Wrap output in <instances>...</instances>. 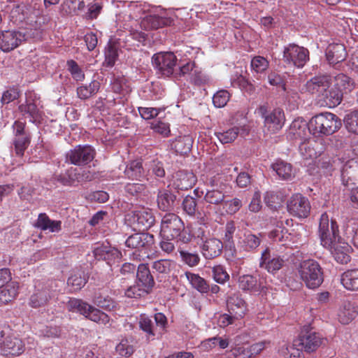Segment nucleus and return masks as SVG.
Wrapping results in <instances>:
<instances>
[{
	"instance_id": "c756f323",
	"label": "nucleus",
	"mask_w": 358,
	"mask_h": 358,
	"mask_svg": "<svg viewBox=\"0 0 358 358\" xmlns=\"http://www.w3.org/2000/svg\"><path fill=\"white\" fill-rule=\"evenodd\" d=\"M347 52L342 43H331L326 49V57L330 64H336L345 59Z\"/></svg>"
},
{
	"instance_id": "6e6d98bb",
	"label": "nucleus",
	"mask_w": 358,
	"mask_h": 358,
	"mask_svg": "<svg viewBox=\"0 0 358 358\" xmlns=\"http://www.w3.org/2000/svg\"><path fill=\"white\" fill-rule=\"evenodd\" d=\"M210 80L208 76L203 73L198 66L191 73L190 82L195 85H204L208 84Z\"/></svg>"
},
{
	"instance_id": "c85d7f7f",
	"label": "nucleus",
	"mask_w": 358,
	"mask_h": 358,
	"mask_svg": "<svg viewBox=\"0 0 358 358\" xmlns=\"http://www.w3.org/2000/svg\"><path fill=\"white\" fill-rule=\"evenodd\" d=\"M310 131V122H306L302 118L295 119L291 124L289 134L294 138L307 140Z\"/></svg>"
},
{
	"instance_id": "f3484780",
	"label": "nucleus",
	"mask_w": 358,
	"mask_h": 358,
	"mask_svg": "<svg viewBox=\"0 0 358 358\" xmlns=\"http://www.w3.org/2000/svg\"><path fill=\"white\" fill-rule=\"evenodd\" d=\"M129 220L132 222L134 228L139 231L150 229L155 221L152 213L145 209L134 211Z\"/></svg>"
},
{
	"instance_id": "ddd939ff",
	"label": "nucleus",
	"mask_w": 358,
	"mask_h": 358,
	"mask_svg": "<svg viewBox=\"0 0 358 358\" xmlns=\"http://www.w3.org/2000/svg\"><path fill=\"white\" fill-rule=\"evenodd\" d=\"M52 282L38 283L35 285L34 293L29 298V304L34 308L45 306L53 296Z\"/></svg>"
},
{
	"instance_id": "2f4dec72",
	"label": "nucleus",
	"mask_w": 358,
	"mask_h": 358,
	"mask_svg": "<svg viewBox=\"0 0 358 358\" xmlns=\"http://www.w3.org/2000/svg\"><path fill=\"white\" fill-rule=\"evenodd\" d=\"M124 173L129 179L140 181H142L143 179H145L148 181L150 180V178L147 177V174H145L142 162L139 160H134L129 162L127 165Z\"/></svg>"
},
{
	"instance_id": "c03bdc74",
	"label": "nucleus",
	"mask_w": 358,
	"mask_h": 358,
	"mask_svg": "<svg viewBox=\"0 0 358 358\" xmlns=\"http://www.w3.org/2000/svg\"><path fill=\"white\" fill-rule=\"evenodd\" d=\"M17 287L15 282H10L0 288V306L11 301L17 295Z\"/></svg>"
},
{
	"instance_id": "4c0bfd02",
	"label": "nucleus",
	"mask_w": 358,
	"mask_h": 358,
	"mask_svg": "<svg viewBox=\"0 0 358 358\" xmlns=\"http://www.w3.org/2000/svg\"><path fill=\"white\" fill-rule=\"evenodd\" d=\"M245 131L244 128L234 127L224 131L216 132L215 135L222 144H225L234 141L238 134L242 135Z\"/></svg>"
},
{
	"instance_id": "a211bd4d",
	"label": "nucleus",
	"mask_w": 358,
	"mask_h": 358,
	"mask_svg": "<svg viewBox=\"0 0 358 358\" xmlns=\"http://www.w3.org/2000/svg\"><path fill=\"white\" fill-rule=\"evenodd\" d=\"M285 260L282 257L278 255L272 257L270 249L266 248L261 254L259 266L268 273H275L283 266Z\"/></svg>"
},
{
	"instance_id": "4d7b16f0",
	"label": "nucleus",
	"mask_w": 358,
	"mask_h": 358,
	"mask_svg": "<svg viewBox=\"0 0 358 358\" xmlns=\"http://www.w3.org/2000/svg\"><path fill=\"white\" fill-rule=\"evenodd\" d=\"M30 134L15 137L14 145L15 152L17 155H23L24 150L28 148L30 143Z\"/></svg>"
},
{
	"instance_id": "cd10ccee",
	"label": "nucleus",
	"mask_w": 358,
	"mask_h": 358,
	"mask_svg": "<svg viewBox=\"0 0 358 358\" xmlns=\"http://www.w3.org/2000/svg\"><path fill=\"white\" fill-rule=\"evenodd\" d=\"M238 285L239 289L250 293L264 292L266 288L261 281H257L256 277L249 274L239 276Z\"/></svg>"
},
{
	"instance_id": "f8f14e48",
	"label": "nucleus",
	"mask_w": 358,
	"mask_h": 358,
	"mask_svg": "<svg viewBox=\"0 0 358 358\" xmlns=\"http://www.w3.org/2000/svg\"><path fill=\"white\" fill-rule=\"evenodd\" d=\"M0 336L2 338L1 350L3 355L18 356L24 351L25 346L22 339L10 334L8 328L0 331Z\"/></svg>"
},
{
	"instance_id": "bf43d9fd",
	"label": "nucleus",
	"mask_w": 358,
	"mask_h": 358,
	"mask_svg": "<svg viewBox=\"0 0 358 358\" xmlns=\"http://www.w3.org/2000/svg\"><path fill=\"white\" fill-rule=\"evenodd\" d=\"M117 58V49L114 44L108 43L105 50L104 64L112 67Z\"/></svg>"
},
{
	"instance_id": "4468645a",
	"label": "nucleus",
	"mask_w": 358,
	"mask_h": 358,
	"mask_svg": "<svg viewBox=\"0 0 358 358\" xmlns=\"http://www.w3.org/2000/svg\"><path fill=\"white\" fill-rule=\"evenodd\" d=\"M287 210L299 218H306L310 215L311 206L309 200L301 194L292 195L287 201Z\"/></svg>"
},
{
	"instance_id": "58836bf2",
	"label": "nucleus",
	"mask_w": 358,
	"mask_h": 358,
	"mask_svg": "<svg viewBox=\"0 0 358 358\" xmlns=\"http://www.w3.org/2000/svg\"><path fill=\"white\" fill-rule=\"evenodd\" d=\"M185 275L192 286L201 293H208L210 286L206 280L198 274L186 272Z\"/></svg>"
},
{
	"instance_id": "a878e982",
	"label": "nucleus",
	"mask_w": 358,
	"mask_h": 358,
	"mask_svg": "<svg viewBox=\"0 0 358 358\" xmlns=\"http://www.w3.org/2000/svg\"><path fill=\"white\" fill-rule=\"evenodd\" d=\"M176 196L168 189H158L157 194V203L159 210L170 212L174 209Z\"/></svg>"
},
{
	"instance_id": "473e14b6",
	"label": "nucleus",
	"mask_w": 358,
	"mask_h": 358,
	"mask_svg": "<svg viewBox=\"0 0 358 358\" xmlns=\"http://www.w3.org/2000/svg\"><path fill=\"white\" fill-rule=\"evenodd\" d=\"M136 277L137 283L151 292L155 285V280L146 264H141L138 266Z\"/></svg>"
},
{
	"instance_id": "20e7f679",
	"label": "nucleus",
	"mask_w": 358,
	"mask_h": 358,
	"mask_svg": "<svg viewBox=\"0 0 358 358\" xmlns=\"http://www.w3.org/2000/svg\"><path fill=\"white\" fill-rule=\"evenodd\" d=\"M297 272L300 278L309 289L317 288L323 282V270L315 259H309L301 262L297 267Z\"/></svg>"
},
{
	"instance_id": "f257e3e1",
	"label": "nucleus",
	"mask_w": 358,
	"mask_h": 358,
	"mask_svg": "<svg viewBox=\"0 0 358 358\" xmlns=\"http://www.w3.org/2000/svg\"><path fill=\"white\" fill-rule=\"evenodd\" d=\"M303 90L316 95L329 108L338 106L343 97L341 89L333 84V78L329 75L315 76L308 80Z\"/></svg>"
},
{
	"instance_id": "774afa93",
	"label": "nucleus",
	"mask_w": 358,
	"mask_h": 358,
	"mask_svg": "<svg viewBox=\"0 0 358 358\" xmlns=\"http://www.w3.org/2000/svg\"><path fill=\"white\" fill-rule=\"evenodd\" d=\"M150 127L155 133L160 134L163 137H168L170 135L169 124L166 122L155 120L151 123Z\"/></svg>"
},
{
	"instance_id": "1a4fd4ad",
	"label": "nucleus",
	"mask_w": 358,
	"mask_h": 358,
	"mask_svg": "<svg viewBox=\"0 0 358 358\" xmlns=\"http://www.w3.org/2000/svg\"><path fill=\"white\" fill-rule=\"evenodd\" d=\"M323 341V337L308 325L303 327L299 338L294 340V345L301 346L305 352H312L317 350Z\"/></svg>"
},
{
	"instance_id": "39448f33",
	"label": "nucleus",
	"mask_w": 358,
	"mask_h": 358,
	"mask_svg": "<svg viewBox=\"0 0 358 358\" xmlns=\"http://www.w3.org/2000/svg\"><path fill=\"white\" fill-rule=\"evenodd\" d=\"M66 308L69 311L78 313L85 318L99 324L106 325L110 322V317L106 313L81 299H69L66 303Z\"/></svg>"
},
{
	"instance_id": "0eeeda50",
	"label": "nucleus",
	"mask_w": 358,
	"mask_h": 358,
	"mask_svg": "<svg viewBox=\"0 0 358 358\" xmlns=\"http://www.w3.org/2000/svg\"><path fill=\"white\" fill-rule=\"evenodd\" d=\"M154 319L155 323L148 316L141 315L138 320L139 328L145 334L148 341L154 340L155 336H162L166 330L168 321L163 313L155 314Z\"/></svg>"
},
{
	"instance_id": "603ef678",
	"label": "nucleus",
	"mask_w": 358,
	"mask_h": 358,
	"mask_svg": "<svg viewBox=\"0 0 358 358\" xmlns=\"http://www.w3.org/2000/svg\"><path fill=\"white\" fill-rule=\"evenodd\" d=\"M57 180L64 185H73L78 180L77 169H69L64 174L57 176Z\"/></svg>"
},
{
	"instance_id": "680f3d73",
	"label": "nucleus",
	"mask_w": 358,
	"mask_h": 358,
	"mask_svg": "<svg viewBox=\"0 0 358 358\" xmlns=\"http://www.w3.org/2000/svg\"><path fill=\"white\" fill-rule=\"evenodd\" d=\"M268 66V61L262 56H255L251 60V67L257 73L265 71Z\"/></svg>"
},
{
	"instance_id": "4be33fe9",
	"label": "nucleus",
	"mask_w": 358,
	"mask_h": 358,
	"mask_svg": "<svg viewBox=\"0 0 358 358\" xmlns=\"http://www.w3.org/2000/svg\"><path fill=\"white\" fill-rule=\"evenodd\" d=\"M263 236L262 234H252L245 231L238 242V247L241 251L254 252L262 242Z\"/></svg>"
},
{
	"instance_id": "f704fd0d",
	"label": "nucleus",
	"mask_w": 358,
	"mask_h": 358,
	"mask_svg": "<svg viewBox=\"0 0 358 358\" xmlns=\"http://www.w3.org/2000/svg\"><path fill=\"white\" fill-rule=\"evenodd\" d=\"M357 313V306L350 301H345L338 314V320L343 324H348L355 318Z\"/></svg>"
},
{
	"instance_id": "5701e85b",
	"label": "nucleus",
	"mask_w": 358,
	"mask_h": 358,
	"mask_svg": "<svg viewBox=\"0 0 358 358\" xmlns=\"http://www.w3.org/2000/svg\"><path fill=\"white\" fill-rule=\"evenodd\" d=\"M155 238L148 233H136L127 238L125 245L127 248L140 250L148 248L154 244Z\"/></svg>"
},
{
	"instance_id": "09e8293b",
	"label": "nucleus",
	"mask_w": 358,
	"mask_h": 358,
	"mask_svg": "<svg viewBox=\"0 0 358 358\" xmlns=\"http://www.w3.org/2000/svg\"><path fill=\"white\" fill-rule=\"evenodd\" d=\"M236 227L234 222H229L226 224L224 240L226 243V248L227 247L228 244H230L229 250L232 257H236V249L234 245L233 239Z\"/></svg>"
},
{
	"instance_id": "c9c22d12",
	"label": "nucleus",
	"mask_w": 358,
	"mask_h": 358,
	"mask_svg": "<svg viewBox=\"0 0 358 358\" xmlns=\"http://www.w3.org/2000/svg\"><path fill=\"white\" fill-rule=\"evenodd\" d=\"M174 262L169 259H159L152 263V272L157 275V278H166L169 275L172 270L175 268Z\"/></svg>"
},
{
	"instance_id": "13d9d810",
	"label": "nucleus",
	"mask_w": 358,
	"mask_h": 358,
	"mask_svg": "<svg viewBox=\"0 0 358 358\" xmlns=\"http://www.w3.org/2000/svg\"><path fill=\"white\" fill-rule=\"evenodd\" d=\"M345 124L350 132L358 134V110L348 114L345 118Z\"/></svg>"
},
{
	"instance_id": "e2e57ef3",
	"label": "nucleus",
	"mask_w": 358,
	"mask_h": 358,
	"mask_svg": "<svg viewBox=\"0 0 358 358\" xmlns=\"http://www.w3.org/2000/svg\"><path fill=\"white\" fill-rule=\"evenodd\" d=\"M212 275L215 281L220 284H224L229 280V275L221 265L215 266L212 268Z\"/></svg>"
},
{
	"instance_id": "ea45409f",
	"label": "nucleus",
	"mask_w": 358,
	"mask_h": 358,
	"mask_svg": "<svg viewBox=\"0 0 358 358\" xmlns=\"http://www.w3.org/2000/svg\"><path fill=\"white\" fill-rule=\"evenodd\" d=\"M96 255H100L107 261L118 260L122 258V252L116 248L108 245H103L95 250Z\"/></svg>"
},
{
	"instance_id": "864d4df0",
	"label": "nucleus",
	"mask_w": 358,
	"mask_h": 358,
	"mask_svg": "<svg viewBox=\"0 0 358 358\" xmlns=\"http://www.w3.org/2000/svg\"><path fill=\"white\" fill-rule=\"evenodd\" d=\"M87 282V278L83 272L72 274L67 280L69 286L74 291L80 290Z\"/></svg>"
},
{
	"instance_id": "423d86ee",
	"label": "nucleus",
	"mask_w": 358,
	"mask_h": 358,
	"mask_svg": "<svg viewBox=\"0 0 358 358\" xmlns=\"http://www.w3.org/2000/svg\"><path fill=\"white\" fill-rule=\"evenodd\" d=\"M318 233L321 245L327 249L332 248L342 241L336 222L329 219L327 213H322L320 217Z\"/></svg>"
},
{
	"instance_id": "0e129e2a",
	"label": "nucleus",
	"mask_w": 358,
	"mask_h": 358,
	"mask_svg": "<svg viewBox=\"0 0 358 358\" xmlns=\"http://www.w3.org/2000/svg\"><path fill=\"white\" fill-rule=\"evenodd\" d=\"M176 152L187 154L191 150L192 139L189 136H184L178 139L175 143Z\"/></svg>"
},
{
	"instance_id": "9b49d317",
	"label": "nucleus",
	"mask_w": 358,
	"mask_h": 358,
	"mask_svg": "<svg viewBox=\"0 0 358 358\" xmlns=\"http://www.w3.org/2000/svg\"><path fill=\"white\" fill-rule=\"evenodd\" d=\"M96 155L95 150L90 145H77L66 154V162L76 166H81L90 163Z\"/></svg>"
},
{
	"instance_id": "2eb2a0df",
	"label": "nucleus",
	"mask_w": 358,
	"mask_h": 358,
	"mask_svg": "<svg viewBox=\"0 0 358 358\" xmlns=\"http://www.w3.org/2000/svg\"><path fill=\"white\" fill-rule=\"evenodd\" d=\"M262 117L264 119V127L270 133L280 131L285 123L284 112L280 108H275L271 112H266L265 107L260 108Z\"/></svg>"
},
{
	"instance_id": "69168bd1",
	"label": "nucleus",
	"mask_w": 358,
	"mask_h": 358,
	"mask_svg": "<svg viewBox=\"0 0 358 358\" xmlns=\"http://www.w3.org/2000/svg\"><path fill=\"white\" fill-rule=\"evenodd\" d=\"M150 292V290L143 287V286H140L138 283H136V285L131 286L127 289L125 291V295L129 298H140Z\"/></svg>"
},
{
	"instance_id": "72a5a7b5",
	"label": "nucleus",
	"mask_w": 358,
	"mask_h": 358,
	"mask_svg": "<svg viewBox=\"0 0 358 358\" xmlns=\"http://www.w3.org/2000/svg\"><path fill=\"white\" fill-rule=\"evenodd\" d=\"M34 226L43 231L49 230L50 232H59L62 229V222L52 220L45 213H40Z\"/></svg>"
},
{
	"instance_id": "338daca9",
	"label": "nucleus",
	"mask_w": 358,
	"mask_h": 358,
	"mask_svg": "<svg viewBox=\"0 0 358 358\" xmlns=\"http://www.w3.org/2000/svg\"><path fill=\"white\" fill-rule=\"evenodd\" d=\"M242 206V201L238 198H234L231 200H225L222 203V207L225 211L230 215L237 213Z\"/></svg>"
},
{
	"instance_id": "f03ea898",
	"label": "nucleus",
	"mask_w": 358,
	"mask_h": 358,
	"mask_svg": "<svg viewBox=\"0 0 358 358\" xmlns=\"http://www.w3.org/2000/svg\"><path fill=\"white\" fill-rule=\"evenodd\" d=\"M341 126V119L336 115L329 112L317 114L310 120V131L315 137L332 135Z\"/></svg>"
},
{
	"instance_id": "e433bc0d",
	"label": "nucleus",
	"mask_w": 358,
	"mask_h": 358,
	"mask_svg": "<svg viewBox=\"0 0 358 358\" xmlns=\"http://www.w3.org/2000/svg\"><path fill=\"white\" fill-rule=\"evenodd\" d=\"M341 280L347 289L358 290V269L346 271L342 274Z\"/></svg>"
},
{
	"instance_id": "49530a36",
	"label": "nucleus",
	"mask_w": 358,
	"mask_h": 358,
	"mask_svg": "<svg viewBox=\"0 0 358 358\" xmlns=\"http://www.w3.org/2000/svg\"><path fill=\"white\" fill-rule=\"evenodd\" d=\"M182 207L184 213L189 217H194L196 215H201L198 211L196 199L192 196L187 195L184 198Z\"/></svg>"
},
{
	"instance_id": "6e6552de",
	"label": "nucleus",
	"mask_w": 358,
	"mask_h": 358,
	"mask_svg": "<svg viewBox=\"0 0 358 358\" xmlns=\"http://www.w3.org/2000/svg\"><path fill=\"white\" fill-rule=\"evenodd\" d=\"M177 60L173 52H160L152 56V64L158 73L166 77H173Z\"/></svg>"
},
{
	"instance_id": "aec40b11",
	"label": "nucleus",
	"mask_w": 358,
	"mask_h": 358,
	"mask_svg": "<svg viewBox=\"0 0 358 358\" xmlns=\"http://www.w3.org/2000/svg\"><path fill=\"white\" fill-rule=\"evenodd\" d=\"M24 36L20 31H4L0 33V49L3 52H9L16 48L22 41Z\"/></svg>"
},
{
	"instance_id": "052dcab7",
	"label": "nucleus",
	"mask_w": 358,
	"mask_h": 358,
	"mask_svg": "<svg viewBox=\"0 0 358 358\" xmlns=\"http://www.w3.org/2000/svg\"><path fill=\"white\" fill-rule=\"evenodd\" d=\"M116 352L122 357H128L134 352V348L131 341L127 338L122 339L115 348Z\"/></svg>"
},
{
	"instance_id": "bb28decb",
	"label": "nucleus",
	"mask_w": 358,
	"mask_h": 358,
	"mask_svg": "<svg viewBox=\"0 0 358 358\" xmlns=\"http://www.w3.org/2000/svg\"><path fill=\"white\" fill-rule=\"evenodd\" d=\"M196 182V176L192 172L182 170L174 175L173 185L176 189L187 190L192 188Z\"/></svg>"
},
{
	"instance_id": "8fccbe9b",
	"label": "nucleus",
	"mask_w": 358,
	"mask_h": 358,
	"mask_svg": "<svg viewBox=\"0 0 358 358\" xmlns=\"http://www.w3.org/2000/svg\"><path fill=\"white\" fill-rule=\"evenodd\" d=\"M225 197L226 196L222 191L213 189L206 192L204 196V200L209 204L222 206Z\"/></svg>"
},
{
	"instance_id": "a19ab883",
	"label": "nucleus",
	"mask_w": 358,
	"mask_h": 358,
	"mask_svg": "<svg viewBox=\"0 0 358 358\" xmlns=\"http://www.w3.org/2000/svg\"><path fill=\"white\" fill-rule=\"evenodd\" d=\"M100 88V83L92 80L89 85H83L77 88L78 96L81 99H87L96 94Z\"/></svg>"
},
{
	"instance_id": "393cba45",
	"label": "nucleus",
	"mask_w": 358,
	"mask_h": 358,
	"mask_svg": "<svg viewBox=\"0 0 358 358\" xmlns=\"http://www.w3.org/2000/svg\"><path fill=\"white\" fill-rule=\"evenodd\" d=\"M201 249L202 255L206 259H212L222 254L223 243L218 238H210L203 242Z\"/></svg>"
},
{
	"instance_id": "3c124183",
	"label": "nucleus",
	"mask_w": 358,
	"mask_h": 358,
	"mask_svg": "<svg viewBox=\"0 0 358 358\" xmlns=\"http://www.w3.org/2000/svg\"><path fill=\"white\" fill-rule=\"evenodd\" d=\"M273 169L276 173L284 179H289L293 175L292 166L283 161H278L272 165Z\"/></svg>"
},
{
	"instance_id": "79ce46f5",
	"label": "nucleus",
	"mask_w": 358,
	"mask_h": 358,
	"mask_svg": "<svg viewBox=\"0 0 358 358\" xmlns=\"http://www.w3.org/2000/svg\"><path fill=\"white\" fill-rule=\"evenodd\" d=\"M48 21L47 18L44 16H38L35 20L36 27L33 29L31 27L26 30L22 35L24 36V40L28 37L33 38L35 39H40L42 37V32L43 30V25Z\"/></svg>"
},
{
	"instance_id": "9d476101",
	"label": "nucleus",
	"mask_w": 358,
	"mask_h": 358,
	"mask_svg": "<svg viewBox=\"0 0 358 358\" xmlns=\"http://www.w3.org/2000/svg\"><path fill=\"white\" fill-rule=\"evenodd\" d=\"M309 50L295 43H289L283 50V60L288 64L297 68H303L309 61Z\"/></svg>"
},
{
	"instance_id": "dca6fc26",
	"label": "nucleus",
	"mask_w": 358,
	"mask_h": 358,
	"mask_svg": "<svg viewBox=\"0 0 358 358\" xmlns=\"http://www.w3.org/2000/svg\"><path fill=\"white\" fill-rule=\"evenodd\" d=\"M342 184L348 189L358 185V162L355 159L348 161L341 169Z\"/></svg>"
},
{
	"instance_id": "6ab92c4d",
	"label": "nucleus",
	"mask_w": 358,
	"mask_h": 358,
	"mask_svg": "<svg viewBox=\"0 0 358 358\" xmlns=\"http://www.w3.org/2000/svg\"><path fill=\"white\" fill-rule=\"evenodd\" d=\"M26 101L18 106V110L24 117H29V121L36 123L42 119L43 112L38 108L31 94H26Z\"/></svg>"
},
{
	"instance_id": "de8ad7c7",
	"label": "nucleus",
	"mask_w": 358,
	"mask_h": 358,
	"mask_svg": "<svg viewBox=\"0 0 358 358\" xmlns=\"http://www.w3.org/2000/svg\"><path fill=\"white\" fill-rule=\"evenodd\" d=\"M147 177L154 176L156 178H164L166 175L164 164L158 159H153L146 164Z\"/></svg>"
},
{
	"instance_id": "7c9ffc66",
	"label": "nucleus",
	"mask_w": 358,
	"mask_h": 358,
	"mask_svg": "<svg viewBox=\"0 0 358 358\" xmlns=\"http://www.w3.org/2000/svg\"><path fill=\"white\" fill-rule=\"evenodd\" d=\"M328 250L338 263L345 264L350 261L349 253L351 250V246L348 243L341 241L335 244L332 248Z\"/></svg>"
},
{
	"instance_id": "412c9836",
	"label": "nucleus",
	"mask_w": 358,
	"mask_h": 358,
	"mask_svg": "<svg viewBox=\"0 0 358 358\" xmlns=\"http://www.w3.org/2000/svg\"><path fill=\"white\" fill-rule=\"evenodd\" d=\"M228 312L234 317L242 318L247 311V303L238 292L233 293L227 298Z\"/></svg>"
},
{
	"instance_id": "b1692460",
	"label": "nucleus",
	"mask_w": 358,
	"mask_h": 358,
	"mask_svg": "<svg viewBox=\"0 0 358 358\" xmlns=\"http://www.w3.org/2000/svg\"><path fill=\"white\" fill-rule=\"evenodd\" d=\"M173 20L164 15L150 14L142 20L141 24L145 29L151 30L170 26Z\"/></svg>"
},
{
	"instance_id": "a18cd8bd",
	"label": "nucleus",
	"mask_w": 358,
	"mask_h": 358,
	"mask_svg": "<svg viewBox=\"0 0 358 358\" xmlns=\"http://www.w3.org/2000/svg\"><path fill=\"white\" fill-rule=\"evenodd\" d=\"M333 84L336 85L338 88L341 89L342 91L345 90L349 92L355 88L354 80L343 73H339L333 79Z\"/></svg>"
},
{
	"instance_id": "37998d69",
	"label": "nucleus",
	"mask_w": 358,
	"mask_h": 358,
	"mask_svg": "<svg viewBox=\"0 0 358 358\" xmlns=\"http://www.w3.org/2000/svg\"><path fill=\"white\" fill-rule=\"evenodd\" d=\"M92 301L98 307L108 311L115 310L117 306V303L112 298L100 294H95Z\"/></svg>"
},
{
	"instance_id": "5fc2aeb1",
	"label": "nucleus",
	"mask_w": 358,
	"mask_h": 358,
	"mask_svg": "<svg viewBox=\"0 0 358 358\" xmlns=\"http://www.w3.org/2000/svg\"><path fill=\"white\" fill-rule=\"evenodd\" d=\"M299 152L305 159L316 158L319 154L313 147L310 141H303L299 146Z\"/></svg>"
},
{
	"instance_id": "7ed1b4c3",
	"label": "nucleus",
	"mask_w": 358,
	"mask_h": 358,
	"mask_svg": "<svg viewBox=\"0 0 358 358\" xmlns=\"http://www.w3.org/2000/svg\"><path fill=\"white\" fill-rule=\"evenodd\" d=\"M160 234L163 238H176L187 243L190 241V236L185 231L182 220L175 213H169L163 216L161 221Z\"/></svg>"
}]
</instances>
